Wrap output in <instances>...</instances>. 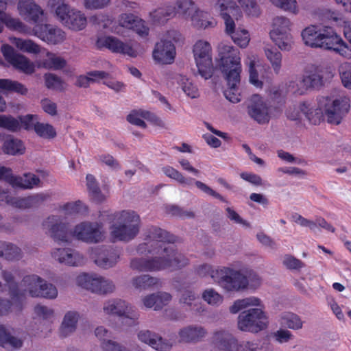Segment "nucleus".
I'll return each instance as SVG.
<instances>
[{"label": "nucleus", "mask_w": 351, "mask_h": 351, "mask_svg": "<svg viewBox=\"0 0 351 351\" xmlns=\"http://www.w3.org/2000/svg\"><path fill=\"white\" fill-rule=\"evenodd\" d=\"M86 23L87 20L84 14L80 11L71 10L70 16L64 24L71 29L79 31L85 28Z\"/></svg>", "instance_id": "33"}, {"label": "nucleus", "mask_w": 351, "mask_h": 351, "mask_svg": "<svg viewBox=\"0 0 351 351\" xmlns=\"http://www.w3.org/2000/svg\"><path fill=\"white\" fill-rule=\"evenodd\" d=\"M33 32L36 36L48 44L56 45L65 39L64 32L50 24H37Z\"/></svg>", "instance_id": "22"}, {"label": "nucleus", "mask_w": 351, "mask_h": 351, "mask_svg": "<svg viewBox=\"0 0 351 351\" xmlns=\"http://www.w3.org/2000/svg\"><path fill=\"white\" fill-rule=\"evenodd\" d=\"M213 348L210 351H256L259 343L255 341H242L237 340L229 332H215L213 335Z\"/></svg>", "instance_id": "8"}, {"label": "nucleus", "mask_w": 351, "mask_h": 351, "mask_svg": "<svg viewBox=\"0 0 351 351\" xmlns=\"http://www.w3.org/2000/svg\"><path fill=\"white\" fill-rule=\"evenodd\" d=\"M283 89H269L268 104L262 97L254 94L250 98V103L247 106V112L250 117L258 124L264 125L269 122L271 116L269 108L274 106L276 108L281 107L285 103Z\"/></svg>", "instance_id": "6"}, {"label": "nucleus", "mask_w": 351, "mask_h": 351, "mask_svg": "<svg viewBox=\"0 0 351 351\" xmlns=\"http://www.w3.org/2000/svg\"><path fill=\"white\" fill-rule=\"evenodd\" d=\"M90 256L97 266L108 269L117 264L120 257V250L112 247H97L92 250Z\"/></svg>", "instance_id": "20"}, {"label": "nucleus", "mask_w": 351, "mask_h": 351, "mask_svg": "<svg viewBox=\"0 0 351 351\" xmlns=\"http://www.w3.org/2000/svg\"><path fill=\"white\" fill-rule=\"evenodd\" d=\"M162 171L167 177L175 180L183 186H190L195 184L197 188L206 194L209 195L223 202H226V200L222 195L212 189L204 182L195 180L191 177H185L181 172L171 166H166L163 167Z\"/></svg>", "instance_id": "18"}, {"label": "nucleus", "mask_w": 351, "mask_h": 351, "mask_svg": "<svg viewBox=\"0 0 351 351\" xmlns=\"http://www.w3.org/2000/svg\"><path fill=\"white\" fill-rule=\"evenodd\" d=\"M283 264L289 269H299L304 266L303 263L291 255H286L283 260Z\"/></svg>", "instance_id": "62"}, {"label": "nucleus", "mask_w": 351, "mask_h": 351, "mask_svg": "<svg viewBox=\"0 0 351 351\" xmlns=\"http://www.w3.org/2000/svg\"><path fill=\"white\" fill-rule=\"evenodd\" d=\"M39 64L45 69H61L66 66V62L64 58L48 51L46 58L40 60Z\"/></svg>", "instance_id": "39"}, {"label": "nucleus", "mask_w": 351, "mask_h": 351, "mask_svg": "<svg viewBox=\"0 0 351 351\" xmlns=\"http://www.w3.org/2000/svg\"><path fill=\"white\" fill-rule=\"evenodd\" d=\"M318 106L315 108L308 101L300 104V110L313 125H318L324 120V112L327 121L330 124L339 125L350 109V99L348 97H320L317 100Z\"/></svg>", "instance_id": "3"}, {"label": "nucleus", "mask_w": 351, "mask_h": 351, "mask_svg": "<svg viewBox=\"0 0 351 351\" xmlns=\"http://www.w3.org/2000/svg\"><path fill=\"white\" fill-rule=\"evenodd\" d=\"M138 338L141 341L148 344L158 351H168L172 346L171 343L148 330L140 331L138 334Z\"/></svg>", "instance_id": "29"}, {"label": "nucleus", "mask_w": 351, "mask_h": 351, "mask_svg": "<svg viewBox=\"0 0 351 351\" xmlns=\"http://www.w3.org/2000/svg\"><path fill=\"white\" fill-rule=\"evenodd\" d=\"M282 324L290 329L298 330L302 328L303 322L300 316L293 313H285L281 317Z\"/></svg>", "instance_id": "44"}, {"label": "nucleus", "mask_w": 351, "mask_h": 351, "mask_svg": "<svg viewBox=\"0 0 351 351\" xmlns=\"http://www.w3.org/2000/svg\"><path fill=\"white\" fill-rule=\"evenodd\" d=\"M234 43L241 48L246 47L250 42L249 32L244 29H237L236 32L232 34Z\"/></svg>", "instance_id": "51"}, {"label": "nucleus", "mask_w": 351, "mask_h": 351, "mask_svg": "<svg viewBox=\"0 0 351 351\" xmlns=\"http://www.w3.org/2000/svg\"><path fill=\"white\" fill-rule=\"evenodd\" d=\"M165 212L173 216L178 217L182 219L193 218L195 215L192 211L184 210L182 208L176 205H168L165 206Z\"/></svg>", "instance_id": "55"}, {"label": "nucleus", "mask_w": 351, "mask_h": 351, "mask_svg": "<svg viewBox=\"0 0 351 351\" xmlns=\"http://www.w3.org/2000/svg\"><path fill=\"white\" fill-rule=\"evenodd\" d=\"M318 47L333 51L336 53L351 58V48L343 40L334 29L329 26L322 28Z\"/></svg>", "instance_id": "9"}, {"label": "nucleus", "mask_w": 351, "mask_h": 351, "mask_svg": "<svg viewBox=\"0 0 351 351\" xmlns=\"http://www.w3.org/2000/svg\"><path fill=\"white\" fill-rule=\"evenodd\" d=\"M193 54L198 71L205 79L212 77L211 46L207 41L198 40L193 46Z\"/></svg>", "instance_id": "14"}, {"label": "nucleus", "mask_w": 351, "mask_h": 351, "mask_svg": "<svg viewBox=\"0 0 351 351\" xmlns=\"http://www.w3.org/2000/svg\"><path fill=\"white\" fill-rule=\"evenodd\" d=\"M267 318L260 308L242 311L238 317V328L244 332L256 333L267 327Z\"/></svg>", "instance_id": "11"}, {"label": "nucleus", "mask_w": 351, "mask_h": 351, "mask_svg": "<svg viewBox=\"0 0 351 351\" xmlns=\"http://www.w3.org/2000/svg\"><path fill=\"white\" fill-rule=\"evenodd\" d=\"M322 29H317L315 25L307 27L302 32V37L305 45L311 47H318Z\"/></svg>", "instance_id": "38"}, {"label": "nucleus", "mask_w": 351, "mask_h": 351, "mask_svg": "<svg viewBox=\"0 0 351 351\" xmlns=\"http://www.w3.org/2000/svg\"><path fill=\"white\" fill-rule=\"evenodd\" d=\"M145 110H133L127 116V121L131 124L145 128L147 125L143 120L144 119Z\"/></svg>", "instance_id": "53"}, {"label": "nucleus", "mask_w": 351, "mask_h": 351, "mask_svg": "<svg viewBox=\"0 0 351 351\" xmlns=\"http://www.w3.org/2000/svg\"><path fill=\"white\" fill-rule=\"evenodd\" d=\"M260 305L261 300L259 298L256 297L246 298L234 301L233 304L230 307V311L231 313L235 314L248 306Z\"/></svg>", "instance_id": "42"}, {"label": "nucleus", "mask_w": 351, "mask_h": 351, "mask_svg": "<svg viewBox=\"0 0 351 351\" xmlns=\"http://www.w3.org/2000/svg\"><path fill=\"white\" fill-rule=\"evenodd\" d=\"M44 228L48 229L51 237L57 242H68L70 236L69 224L63 223L60 217L51 215L43 223Z\"/></svg>", "instance_id": "21"}, {"label": "nucleus", "mask_w": 351, "mask_h": 351, "mask_svg": "<svg viewBox=\"0 0 351 351\" xmlns=\"http://www.w3.org/2000/svg\"><path fill=\"white\" fill-rule=\"evenodd\" d=\"M203 299L209 304L218 305L223 301V297L213 289L205 290L202 294Z\"/></svg>", "instance_id": "57"}, {"label": "nucleus", "mask_w": 351, "mask_h": 351, "mask_svg": "<svg viewBox=\"0 0 351 351\" xmlns=\"http://www.w3.org/2000/svg\"><path fill=\"white\" fill-rule=\"evenodd\" d=\"M333 75L328 73L326 76L318 73V67L315 64L305 66L302 76L296 77V86L302 88H322L330 86Z\"/></svg>", "instance_id": "12"}, {"label": "nucleus", "mask_w": 351, "mask_h": 351, "mask_svg": "<svg viewBox=\"0 0 351 351\" xmlns=\"http://www.w3.org/2000/svg\"><path fill=\"white\" fill-rule=\"evenodd\" d=\"M104 311L109 315H115L122 317V323L129 326L138 324V314L129 306L125 301L113 299L108 301L104 306Z\"/></svg>", "instance_id": "13"}, {"label": "nucleus", "mask_w": 351, "mask_h": 351, "mask_svg": "<svg viewBox=\"0 0 351 351\" xmlns=\"http://www.w3.org/2000/svg\"><path fill=\"white\" fill-rule=\"evenodd\" d=\"M19 14L29 23H36L44 12L34 0H20L18 3Z\"/></svg>", "instance_id": "26"}, {"label": "nucleus", "mask_w": 351, "mask_h": 351, "mask_svg": "<svg viewBox=\"0 0 351 351\" xmlns=\"http://www.w3.org/2000/svg\"><path fill=\"white\" fill-rule=\"evenodd\" d=\"M101 346L104 351H130L112 340H104Z\"/></svg>", "instance_id": "64"}, {"label": "nucleus", "mask_w": 351, "mask_h": 351, "mask_svg": "<svg viewBox=\"0 0 351 351\" xmlns=\"http://www.w3.org/2000/svg\"><path fill=\"white\" fill-rule=\"evenodd\" d=\"M51 255L59 263L69 266H80L84 262L83 256L71 248H56Z\"/></svg>", "instance_id": "28"}, {"label": "nucleus", "mask_w": 351, "mask_h": 351, "mask_svg": "<svg viewBox=\"0 0 351 351\" xmlns=\"http://www.w3.org/2000/svg\"><path fill=\"white\" fill-rule=\"evenodd\" d=\"M237 1L248 16L258 17L261 14V9L256 0Z\"/></svg>", "instance_id": "48"}, {"label": "nucleus", "mask_w": 351, "mask_h": 351, "mask_svg": "<svg viewBox=\"0 0 351 351\" xmlns=\"http://www.w3.org/2000/svg\"><path fill=\"white\" fill-rule=\"evenodd\" d=\"M207 334L206 330L200 326H189L179 332L180 341L186 343L200 341Z\"/></svg>", "instance_id": "30"}, {"label": "nucleus", "mask_w": 351, "mask_h": 351, "mask_svg": "<svg viewBox=\"0 0 351 351\" xmlns=\"http://www.w3.org/2000/svg\"><path fill=\"white\" fill-rule=\"evenodd\" d=\"M16 46L20 50L25 52L32 53H38L40 52L39 45L32 40L18 38L16 42Z\"/></svg>", "instance_id": "50"}, {"label": "nucleus", "mask_w": 351, "mask_h": 351, "mask_svg": "<svg viewBox=\"0 0 351 351\" xmlns=\"http://www.w3.org/2000/svg\"><path fill=\"white\" fill-rule=\"evenodd\" d=\"M44 77L47 88H63V82L58 75L46 73Z\"/></svg>", "instance_id": "59"}, {"label": "nucleus", "mask_w": 351, "mask_h": 351, "mask_svg": "<svg viewBox=\"0 0 351 351\" xmlns=\"http://www.w3.org/2000/svg\"><path fill=\"white\" fill-rule=\"evenodd\" d=\"M249 73L250 83L256 88H262L263 81L259 79L258 73L255 69V63L254 61H251L250 63Z\"/></svg>", "instance_id": "60"}, {"label": "nucleus", "mask_w": 351, "mask_h": 351, "mask_svg": "<svg viewBox=\"0 0 351 351\" xmlns=\"http://www.w3.org/2000/svg\"><path fill=\"white\" fill-rule=\"evenodd\" d=\"M86 178L87 189L93 201L96 203L104 202L106 196L101 193L95 176L92 174H87Z\"/></svg>", "instance_id": "34"}, {"label": "nucleus", "mask_w": 351, "mask_h": 351, "mask_svg": "<svg viewBox=\"0 0 351 351\" xmlns=\"http://www.w3.org/2000/svg\"><path fill=\"white\" fill-rule=\"evenodd\" d=\"M78 319V314L76 312L69 311L64 317L62 323L60 335L62 337L68 336L75 331Z\"/></svg>", "instance_id": "37"}, {"label": "nucleus", "mask_w": 351, "mask_h": 351, "mask_svg": "<svg viewBox=\"0 0 351 351\" xmlns=\"http://www.w3.org/2000/svg\"><path fill=\"white\" fill-rule=\"evenodd\" d=\"M175 8V15L179 14L186 18L195 12V3L191 0H177Z\"/></svg>", "instance_id": "40"}, {"label": "nucleus", "mask_w": 351, "mask_h": 351, "mask_svg": "<svg viewBox=\"0 0 351 351\" xmlns=\"http://www.w3.org/2000/svg\"><path fill=\"white\" fill-rule=\"evenodd\" d=\"M265 55L271 62L275 72L278 73L281 68L282 54L276 49L265 50Z\"/></svg>", "instance_id": "49"}, {"label": "nucleus", "mask_w": 351, "mask_h": 351, "mask_svg": "<svg viewBox=\"0 0 351 351\" xmlns=\"http://www.w3.org/2000/svg\"><path fill=\"white\" fill-rule=\"evenodd\" d=\"M34 129L39 136L44 138H53L57 134L54 128L49 123L36 122L34 123Z\"/></svg>", "instance_id": "45"}, {"label": "nucleus", "mask_w": 351, "mask_h": 351, "mask_svg": "<svg viewBox=\"0 0 351 351\" xmlns=\"http://www.w3.org/2000/svg\"><path fill=\"white\" fill-rule=\"evenodd\" d=\"M204 14L202 11H195L191 16L192 25L197 28H206L211 25L212 23L208 20L204 19Z\"/></svg>", "instance_id": "58"}, {"label": "nucleus", "mask_w": 351, "mask_h": 351, "mask_svg": "<svg viewBox=\"0 0 351 351\" xmlns=\"http://www.w3.org/2000/svg\"><path fill=\"white\" fill-rule=\"evenodd\" d=\"M1 52L6 61L16 69L27 75L32 74L34 72V64L25 56L16 53L11 45L8 44L3 45Z\"/></svg>", "instance_id": "19"}, {"label": "nucleus", "mask_w": 351, "mask_h": 351, "mask_svg": "<svg viewBox=\"0 0 351 351\" xmlns=\"http://www.w3.org/2000/svg\"><path fill=\"white\" fill-rule=\"evenodd\" d=\"M99 48L106 47L115 53L136 57L137 52L131 46L127 45L114 36H106L99 38L97 41Z\"/></svg>", "instance_id": "24"}, {"label": "nucleus", "mask_w": 351, "mask_h": 351, "mask_svg": "<svg viewBox=\"0 0 351 351\" xmlns=\"http://www.w3.org/2000/svg\"><path fill=\"white\" fill-rule=\"evenodd\" d=\"M119 22L120 25L134 30L141 37H146L149 34V29L145 25V22L133 14H122L119 16Z\"/></svg>", "instance_id": "27"}, {"label": "nucleus", "mask_w": 351, "mask_h": 351, "mask_svg": "<svg viewBox=\"0 0 351 351\" xmlns=\"http://www.w3.org/2000/svg\"><path fill=\"white\" fill-rule=\"evenodd\" d=\"M237 49L231 46L223 47L220 51V68L228 88H237L242 71L241 58Z\"/></svg>", "instance_id": "7"}, {"label": "nucleus", "mask_w": 351, "mask_h": 351, "mask_svg": "<svg viewBox=\"0 0 351 351\" xmlns=\"http://www.w3.org/2000/svg\"><path fill=\"white\" fill-rule=\"evenodd\" d=\"M47 193H36L25 197H15L9 195L8 191L0 187V204L4 202L19 208H38L49 198Z\"/></svg>", "instance_id": "15"}, {"label": "nucleus", "mask_w": 351, "mask_h": 351, "mask_svg": "<svg viewBox=\"0 0 351 351\" xmlns=\"http://www.w3.org/2000/svg\"><path fill=\"white\" fill-rule=\"evenodd\" d=\"M62 209L65 211L66 214H75V213H81L87 212L88 208L84 204L78 200L75 202H69L63 205Z\"/></svg>", "instance_id": "52"}, {"label": "nucleus", "mask_w": 351, "mask_h": 351, "mask_svg": "<svg viewBox=\"0 0 351 351\" xmlns=\"http://www.w3.org/2000/svg\"><path fill=\"white\" fill-rule=\"evenodd\" d=\"M145 242L136 248L139 254H158L152 258H134L130 262L132 269L138 271H157L164 269L176 270L189 264V259L178 253L171 244L178 237L157 226L148 228L145 233Z\"/></svg>", "instance_id": "1"}, {"label": "nucleus", "mask_w": 351, "mask_h": 351, "mask_svg": "<svg viewBox=\"0 0 351 351\" xmlns=\"http://www.w3.org/2000/svg\"><path fill=\"white\" fill-rule=\"evenodd\" d=\"M174 44L169 40H161L156 44L153 51V58L158 63L168 64L173 62L176 58Z\"/></svg>", "instance_id": "23"}, {"label": "nucleus", "mask_w": 351, "mask_h": 351, "mask_svg": "<svg viewBox=\"0 0 351 351\" xmlns=\"http://www.w3.org/2000/svg\"><path fill=\"white\" fill-rule=\"evenodd\" d=\"M275 6L292 13L298 12L296 0H270Z\"/></svg>", "instance_id": "56"}, {"label": "nucleus", "mask_w": 351, "mask_h": 351, "mask_svg": "<svg viewBox=\"0 0 351 351\" xmlns=\"http://www.w3.org/2000/svg\"><path fill=\"white\" fill-rule=\"evenodd\" d=\"M173 16H175V8L172 5L158 8L150 13L153 22L158 25L164 24Z\"/></svg>", "instance_id": "36"}, {"label": "nucleus", "mask_w": 351, "mask_h": 351, "mask_svg": "<svg viewBox=\"0 0 351 351\" xmlns=\"http://www.w3.org/2000/svg\"><path fill=\"white\" fill-rule=\"evenodd\" d=\"M159 283V280L149 275H141L132 279L133 286L139 289H147Z\"/></svg>", "instance_id": "41"}, {"label": "nucleus", "mask_w": 351, "mask_h": 351, "mask_svg": "<svg viewBox=\"0 0 351 351\" xmlns=\"http://www.w3.org/2000/svg\"><path fill=\"white\" fill-rule=\"evenodd\" d=\"M2 23H3L9 29L12 31L24 33L27 30V26L19 19L13 18L8 14H6Z\"/></svg>", "instance_id": "47"}, {"label": "nucleus", "mask_w": 351, "mask_h": 351, "mask_svg": "<svg viewBox=\"0 0 351 351\" xmlns=\"http://www.w3.org/2000/svg\"><path fill=\"white\" fill-rule=\"evenodd\" d=\"M79 286L99 294H107L114 290L113 282L97 274H82L77 277Z\"/></svg>", "instance_id": "17"}, {"label": "nucleus", "mask_w": 351, "mask_h": 351, "mask_svg": "<svg viewBox=\"0 0 351 351\" xmlns=\"http://www.w3.org/2000/svg\"><path fill=\"white\" fill-rule=\"evenodd\" d=\"M241 89H224L223 95L232 103H238L241 100Z\"/></svg>", "instance_id": "63"}, {"label": "nucleus", "mask_w": 351, "mask_h": 351, "mask_svg": "<svg viewBox=\"0 0 351 351\" xmlns=\"http://www.w3.org/2000/svg\"><path fill=\"white\" fill-rule=\"evenodd\" d=\"M23 344V340L13 336L8 328L5 325H0V346L14 351L20 349Z\"/></svg>", "instance_id": "31"}, {"label": "nucleus", "mask_w": 351, "mask_h": 351, "mask_svg": "<svg viewBox=\"0 0 351 351\" xmlns=\"http://www.w3.org/2000/svg\"><path fill=\"white\" fill-rule=\"evenodd\" d=\"M0 257L8 261L19 260L22 257V251L12 243L0 241Z\"/></svg>", "instance_id": "32"}, {"label": "nucleus", "mask_w": 351, "mask_h": 351, "mask_svg": "<svg viewBox=\"0 0 351 351\" xmlns=\"http://www.w3.org/2000/svg\"><path fill=\"white\" fill-rule=\"evenodd\" d=\"M200 277L210 276L220 287L227 291H239L245 289L249 284L247 278L240 271L223 267L213 269L212 266L203 264L196 268Z\"/></svg>", "instance_id": "5"}, {"label": "nucleus", "mask_w": 351, "mask_h": 351, "mask_svg": "<svg viewBox=\"0 0 351 351\" xmlns=\"http://www.w3.org/2000/svg\"><path fill=\"white\" fill-rule=\"evenodd\" d=\"M1 274L9 287L10 300L0 298V316L5 315L12 311L21 312L26 302V292L33 298L54 299L58 295L56 287L37 275L25 276L21 282L24 289L20 291L10 271L3 270Z\"/></svg>", "instance_id": "2"}, {"label": "nucleus", "mask_w": 351, "mask_h": 351, "mask_svg": "<svg viewBox=\"0 0 351 351\" xmlns=\"http://www.w3.org/2000/svg\"><path fill=\"white\" fill-rule=\"evenodd\" d=\"M290 20L285 16H276L273 19L269 36L281 50L289 51L291 49L293 38L290 33Z\"/></svg>", "instance_id": "10"}, {"label": "nucleus", "mask_w": 351, "mask_h": 351, "mask_svg": "<svg viewBox=\"0 0 351 351\" xmlns=\"http://www.w3.org/2000/svg\"><path fill=\"white\" fill-rule=\"evenodd\" d=\"M111 239L114 241L128 242L134 239L141 228V219L134 210H123L105 215Z\"/></svg>", "instance_id": "4"}, {"label": "nucleus", "mask_w": 351, "mask_h": 351, "mask_svg": "<svg viewBox=\"0 0 351 351\" xmlns=\"http://www.w3.org/2000/svg\"><path fill=\"white\" fill-rule=\"evenodd\" d=\"M8 170L5 173V182L9 183L13 187L21 189H32L40 183V179L35 174L25 173L23 177L14 176L12 169L7 167Z\"/></svg>", "instance_id": "25"}, {"label": "nucleus", "mask_w": 351, "mask_h": 351, "mask_svg": "<svg viewBox=\"0 0 351 351\" xmlns=\"http://www.w3.org/2000/svg\"><path fill=\"white\" fill-rule=\"evenodd\" d=\"M340 76L342 84L346 88L351 85V64H346L341 67Z\"/></svg>", "instance_id": "61"}, {"label": "nucleus", "mask_w": 351, "mask_h": 351, "mask_svg": "<svg viewBox=\"0 0 351 351\" xmlns=\"http://www.w3.org/2000/svg\"><path fill=\"white\" fill-rule=\"evenodd\" d=\"M217 4L220 10L221 17L223 16L224 13L230 15L239 10L233 0H218Z\"/></svg>", "instance_id": "54"}, {"label": "nucleus", "mask_w": 351, "mask_h": 351, "mask_svg": "<svg viewBox=\"0 0 351 351\" xmlns=\"http://www.w3.org/2000/svg\"><path fill=\"white\" fill-rule=\"evenodd\" d=\"M49 3L52 7H56L57 16L64 23L71 12L68 4L65 3V0H50Z\"/></svg>", "instance_id": "43"}, {"label": "nucleus", "mask_w": 351, "mask_h": 351, "mask_svg": "<svg viewBox=\"0 0 351 351\" xmlns=\"http://www.w3.org/2000/svg\"><path fill=\"white\" fill-rule=\"evenodd\" d=\"M2 150L4 154L8 155H22L25 153V147L22 141L14 138H8L4 141Z\"/></svg>", "instance_id": "35"}, {"label": "nucleus", "mask_w": 351, "mask_h": 351, "mask_svg": "<svg viewBox=\"0 0 351 351\" xmlns=\"http://www.w3.org/2000/svg\"><path fill=\"white\" fill-rule=\"evenodd\" d=\"M73 234L87 243H99L104 239L103 224L101 222H82L75 226Z\"/></svg>", "instance_id": "16"}, {"label": "nucleus", "mask_w": 351, "mask_h": 351, "mask_svg": "<svg viewBox=\"0 0 351 351\" xmlns=\"http://www.w3.org/2000/svg\"><path fill=\"white\" fill-rule=\"evenodd\" d=\"M0 128L14 132L21 129V125L17 119L10 115L0 114Z\"/></svg>", "instance_id": "46"}]
</instances>
